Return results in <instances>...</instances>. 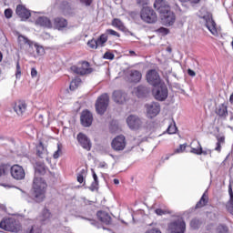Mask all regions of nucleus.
<instances>
[{"instance_id":"nucleus-14","label":"nucleus","mask_w":233,"mask_h":233,"mask_svg":"<svg viewBox=\"0 0 233 233\" xmlns=\"http://www.w3.org/2000/svg\"><path fill=\"white\" fill-rule=\"evenodd\" d=\"M111 147L116 151L125 150V147H127V139L125 138V136L120 135L114 138Z\"/></svg>"},{"instance_id":"nucleus-5","label":"nucleus","mask_w":233,"mask_h":233,"mask_svg":"<svg viewBox=\"0 0 233 233\" xmlns=\"http://www.w3.org/2000/svg\"><path fill=\"white\" fill-rule=\"evenodd\" d=\"M153 96L157 101H165L168 97V88L165 83L155 86L153 88Z\"/></svg>"},{"instance_id":"nucleus-51","label":"nucleus","mask_w":233,"mask_h":233,"mask_svg":"<svg viewBox=\"0 0 233 233\" xmlns=\"http://www.w3.org/2000/svg\"><path fill=\"white\" fill-rule=\"evenodd\" d=\"M13 14L14 12L10 8L5 10V16L6 17V19H11Z\"/></svg>"},{"instance_id":"nucleus-23","label":"nucleus","mask_w":233,"mask_h":233,"mask_svg":"<svg viewBox=\"0 0 233 233\" xmlns=\"http://www.w3.org/2000/svg\"><path fill=\"white\" fill-rule=\"evenodd\" d=\"M113 99L115 103H118V105H123L127 99V95L122 91H115L113 93Z\"/></svg>"},{"instance_id":"nucleus-55","label":"nucleus","mask_w":233,"mask_h":233,"mask_svg":"<svg viewBox=\"0 0 233 233\" xmlns=\"http://www.w3.org/2000/svg\"><path fill=\"white\" fill-rule=\"evenodd\" d=\"M155 212H156L157 216H163V215L167 214V211H165V210H163L161 208L156 209Z\"/></svg>"},{"instance_id":"nucleus-13","label":"nucleus","mask_w":233,"mask_h":233,"mask_svg":"<svg viewBox=\"0 0 233 233\" xmlns=\"http://www.w3.org/2000/svg\"><path fill=\"white\" fill-rule=\"evenodd\" d=\"M154 9L160 14V16L170 12V6L165 0H156L154 3Z\"/></svg>"},{"instance_id":"nucleus-36","label":"nucleus","mask_w":233,"mask_h":233,"mask_svg":"<svg viewBox=\"0 0 233 233\" xmlns=\"http://www.w3.org/2000/svg\"><path fill=\"white\" fill-rule=\"evenodd\" d=\"M93 178H94V181L92 182L89 187L90 190H92V192H94V190H97V187L99 185V181L97 180V174H96V171H93Z\"/></svg>"},{"instance_id":"nucleus-50","label":"nucleus","mask_w":233,"mask_h":233,"mask_svg":"<svg viewBox=\"0 0 233 233\" xmlns=\"http://www.w3.org/2000/svg\"><path fill=\"white\" fill-rule=\"evenodd\" d=\"M218 233H228V228H227V226L220 225L218 226Z\"/></svg>"},{"instance_id":"nucleus-47","label":"nucleus","mask_w":233,"mask_h":233,"mask_svg":"<svg viewBox=\"0 0 233 233\" xmlns=\"http://www.w3.org/2000/svg\"><path fill=\"white\" fill-rule=\"evenodd\" d=\"M149 4L150 0H137V5L138 6H144V8H146L145 6H148Z\"/></svg>"},{"instance_id":"nucleus-63","label":"nucleus","mask_w":233,"mask_h":233,"mask_svg":"<svg viewBox=\"0 0 233 233\" xmlns=\"http://www.w3.org/2000/svg\"><path fill=\"white\" fill-rule=\"evenodd\" d=\"M113 181L115 185H119V179L115 178Z\"/></svg>"},{"instance_id":"nucleus-12","label":"nucleus","mask_w":233,"mask_h":233,"mask_svg":"<svg viewBox=\"0 0 233 233\" xmlns=\"http://www.w3.org/2000/svg\"><path fill=\"white\" fill-rule=\"evenodd\" d=\"M202 19L205 22L208 30L210 31L212 35H218V28L216 27L217 25L216 22H214V19H212V15L210 14H207L202 16Z\"/></svg>"},{"instance_id":"nucleus-54","label":"nucleus","mask_w":233,"mask_h":233,"mask_svg":"<svg viewBox=\"0 0 233 233\" xmlns=\"http://www.w3.org/2000/svg\"><path fill=\"white\" fill-rule=\"evenodd\" d=\"M180 3H191V5H198L201 0H179Z\"/></svg>"},{"instance_id":"nucleus-29","label":"nucleus","mask_w":233,"mask_h":233,"mask_svg":"<svg viewBox=\"0 0 233 233\" xmlns=\"http://www.w3.org/2000/svg\"><path fill=\"white\" fill-rule=\"evenodd\" d=\"M135 93L137 94V97H143L146 94H148V88L145 86H138L135 89Z\"/></svg>"},{"instance_id":"nucleus-57","label":"nucleus","mask_w":233,"mask_h":233,"mask_svg":"<svg viewBox=\"0 0 233 233\" xmlns=\"http://www.w3.org/2000/svg\"><path fill=\"white\" fill-rule=\"evenodd\" d=\"M201 154H203V156H208V154H212V150H210V149L203 150V147H201Z\"/></svg>"},{"instance_id":"nucleus-49","label":"nucleus","mask_w":233,"mask_h":233,"mask_svg":"<svg viewBox=\"0 0 233 233\" xmlns=\"http://www.w3.org/2000/svg\"><path fill=\"white\" fill-rule=\"evenodd\" d=\"M187 148V145L182 144L175 150V154H181V152H185V149Z\"/></svg>"},{"instance_id":"nucleus-9","label":"nucleus","mask_w":233,"mask_h":233,"mask_svg":"<svg viewBox=\"0 0 233 233\" xmlns=\"http://www.w3.org/2000/svg\"><path fill=\"white\" fill-rule=\"evenodd\" d=\"M127 125L130 130H139L143 125V121L136 115H129L127 117Z\"/></svg>"},{"instance_id":"nucleus-52","label":"nucleus","mask_w":233,"mask_h":233,"mask_svg":"<svg viewBox=\"0 0 233 233\" xmlns=\"http://www.w3.org/2000/svg\"><path fill=\"white\" fill-rule=\"evenodd\" d=\"M158 34H162L163 35H168V29L165 27H160L157 30Z\"/></svg>"},{"instance_id":"nucleus-39","label":"nucleus","mask_w":233,"mask_h":233,"mask_svg":"<svg viewBox=\"0 0 233 233\" xmlns=\"http://www.w3.org/2000/svg\"><path fill=\"white\" fill-rule=\"evenodd\" d=\"M35 49L36 50V54L38 56H45V48L41 46H38L37 44H35L34 42V45H33V49Z\"/></svg>"},{"instance_id":"nucleus-48","label":"nucleus","mask_w":233,"mask_h":233,"mask_svg":"<svg viewBox=\"0 0 233 233\" xmlns=\"http://www.w3.org/2000/svg\"><path fill=\"white\" fill-rule=\"evenodd\" d=\"M15 77L16 79H21V66L19 65V62L16 63Z\"/></svg>"},{"instance_id":"nucleus-20","label":"nucleus","mask_w":233,"mask_h":233,"mask_svg":"<svg viewBox=\"0 0 233 233\" xmlns=\"http://www.w3.org/2000/svg\"><path fill=\"white\" fill-rule=\"evenodd\" d=\"M16 14L22 18V21H26L31 15L30 11L21 5H17Z\"/></svg>"},{"instance_id":"nucleus-26","label":"nucleus","mask_w":233,"mask_h":233,"mask_svg":"<svg viewBox=\"0 0 233 233\" xmlns=\"http://www.w3.org/2000/svg\"><path fill=\"white\" fill-rule=\"evenodd\" d=\"M56 28L61 30V28H66L68 26V22L65 18L57 17L54 21Z\"/></svg>"},{"instance_id":"nucleus-22","label":"nucleus","mask_w":233,"mask_h":233,"mask_svg":"<svg viewBox=\"0 0 233 233\" xmlns=\"http://www.w3.org/2000/svg\"><path fill=\"white\" fill-rule=\"evenodd\" d=\"M96 216L102 223H105V225H110V223H112V217H110L106 211H98Z\"/></svg>"},{"instance_id":"nucleus-6","label":"nucleus","mask_w":233,"mask_h":233,"mask_svg":"<svg viewBox=\"0 0 233 233\" xmlns=\"http://www.w3.org/2000/svg\"><path fill=\"white\" fill-rule=\"evenodd\" d=\"M147 117L154 119L161 112V105L158 102H150L145 105Z\"/></svg>"},{"instance_id":"nucleus-34","label":"nucleus","mask_w":233,"mask_h":233,"mask_svg":"<svg viewBox=\"0 0 233 233\" xmlns=\"http://www.w3.org/2000/svg\"><path fill=\"white\" fill-rule=\"evenodd\" d=\"M108 41V35L106 34H102L97 39H96V44L98 46L103 47L105 46V43Z\"/></svg>"},{"instance_id":"nucleus-31","label":"nucleus","mask_w":233,"mask_h":233,"mask_svg":"<svg viewBox=\"0 0 233 233\" xmlns=\"http://www.w3.org/2000/svg\"><path fill=\"white\" fill-rule=\"evenodd\" d=\"M112 25L116 28H118V30H121V32H126L127 27L125 26V24H123L119 19L115 18L112 21Z\"/></svg>"},{"instance_id":"nucleus-43","label":"nucleus","mask_w":233,"mask_h":233,"mask_svg":"<svg viewBox=\"0 0 233 233\" xmlns=\"http://www.w3.org/2000/svg\"><path fill=\"white\" fill-rule=\"evenodd\" d=\"M200 225H201V222L198 218L192 219L190 222V227L191 228H194V229L199 228Z\"/></svg>"},{"instance_id":"nucleus-1","label":"nucleus","mask_w":233,"mask_h":233,"mask_svg":"<svg viewBox=\"0 0 233 233\" xmlns=\"http://www.w3.org/2000/svg\"><path fill=\"white\" fill-rule=\"evenodd\" d=\"M47 187L48 185L45 179L35 177L33 180V190L31 192L32 200L35 201V203L45 201Z\"/></svg>"},{"instance_id":"nucleus-33","label":"nucleus","mask_w":233,"mask_h":233,"mask_svg":"<svg viewBox=\"0 0 233 233\" xmlns=\"http://www.w3.org/2000/svg\"><path fill=\"white\" fill-rule=\"evenodd\" d=\"M217 146L215 147V150L217 152H221V147H223V145H225V136H218L217 137Z\"/></svg>"},{"instance_id":"nucleus-15","label":"nucleus","mask_w":233,"mask_h":233,"mask_svg":"<svg viewBox=\"0 0 233 233\" xmlns=\"http://www.w3.org/2000/svg\"><path fill=\"white\" fill-rule=\"evenodd\" d=\"M18 45L20 48H27L28 52H34V41L23 35H18Z\"/></svg>"},{"instance_id":"nucleus-45","label":"nucleus","mask_w":233,"mask_h":233,"mask_svg":"<svg viewBox=\"0 0 233 233\" xmlns=\"http://www.w3.org/2000/svg\"><path fill=\"white\" fill-rule=\"evenodd\" d=\"M59 156H61V144H57V150L53 154L54 159H59Z\"/></svg>"},{"instance_id":"nucleus-58","label":"nucleus","mask_w":233,"mask_h":233,"mask_svg":"<svg viewBox=\"0 0 233 233\" xmlns=\"http://www.w3.org/2000/svg\"><path fill=\"white\" fill-rule=\"evenodd\" d=\"M82 219H86L87 221L90 222L91 225H93L94 227H97V221H96L94 219H90V218H82Z\"/></svg>"},{"instance_id":"nucleus-28","label":"nucleus","mask_w":233,"mask_h":233,"mask_svg":"<svg viewBox=\"0 0 233 233\" xmlns=\"http://www.w3.org/2000/svg\"><path fill=\"white\" fill-rule=\"evenodd\" d=\"M41 232H42L41 227L37 225H31L24 228L22 233H41Z\"/></svg>"},{"instance_id":"nucleus-56","label":"nucleus","mask_w":233,"mask_h":233,"mask_svg":"<svg viewBox=\"0 0 233 233\" xmlns=\"http://www.w3.org/2000/svg\"><path fill=\"white\" fill-rule=\"evenodd\" d=\"M80 3L85 5V6H90L92 5V0H80Z\"/></svg>"},{"instance_id":"nucleus-53","label":"nucleus","mask_w":233,"mask_h":233,"mask_svg":"<svg viewBox=\"0 0 233 233\" xmlns=\"http://www.w3.org/2000/svg\"><path fill=\"white\" fill-rule=\"evenodd\" d=\"M115 56L114 54L110 53V52H106L104 54V59H109L110 61H112V59H114Z\"/></svg>"},{"instance_id":"nucleus-21","label":"nucleus","mask_w":233,"mask_h":233,"mask_svg":"<svg viewBox=\"0 0 233 233\" xmlns=\"http://www.w3.org/2000/svg\"><path fill=\"white\" fill-rule=\"evenodd\" d=\"M14 111L17 116H23L26 112V103L25 101H18L14 106Z\"/></svg>"},{"instance_id":"nucleus-24","label":"nucleus","mask_w":233,"mask_h":233,"mask_svg":"<svg viewBox=\"0 0 233 233\" xmlns=\"http://www.w3.org/2000/svg\"><path fill=\"white\" fill-rule=\"evenodd\" d=\"M51 214L50 210L45 208L41 215L38 217V221H41L42 225H46L50 221Z\"/></svg>"},{"instance_id":"nucleus-16","label":"nucleus","mask_w":233,"mask_h":233,"mask_svg":"<svg viewBox=\"0 0 233 233\" xmlns=\"http://www.w3.org/2000/svg\"><path fill=\"white\" fill-rule=\"evenodd\" d=\"M76 139L79 143V145L84 148L85 150L90 151L92 148V142L90 141V138L86 137V135L83 133H79L76 137Z\"/></svg>"},{"instance_id":"nucleus-61","label":"nucleus","mask_w":233,"mask_h":233,"mask_svg":"<svg viewBox=\"0 0 233 233\" xmlns=\"http://www.w3.org/2000/svg\"><path fill=\"white\" fill-rule=\"evenodd\" d=\"M187 74H188V76H190L191 77H195V76H196V72H194V70H192V69H188V70H187Z\"/></svg>"},{"instance_id":"nucleus-11","label":"nucleus","mask_w":233,"mask_h":233,"mask_svg":"<svg viewBox=\"0 0 233 233\" xmlns=\"http://www.w3.org/2000/svg\"><path fill=\"white\" fill-rule=\"evenodd\" d=\"M142 76L141 72L136 69H127L125 71V77L129 83H139Z\"/></svg>"},{"instance_id":"nucleus-59","label":"nucleus","mask_w":233,"mask_h":233,"mask_svg":"<svg viewBox=\"0 0 233 233\" xmlns=\"http://www.w3.org/2000/svg\"><path fill=\"white\" fill-rule=\"evenodd\" d=\"M31 76L32 77H37V70L35 69V67H33L31 69Z\"/></svg>"},{"instance_id":"nucleus-30","label":"nucleus","mask_w":233,"mask_h":233,"mask_svg":"<svg viewBox=\"0 0 233 233\" xmlns=\"http://www.w3.org/2000/svg\"><path fill=\"white\" fill-rule=\"evenodd\" d=\"M217 114L219 117H227L228 116V110L227 109V106L224 104L220 105L217 109Z\"/></svg>"},{"instance_id":"nucleus-46","label":"nucleus","mask_w":233,"mask_h":233,"mask_svg":"<svg viewBox=\"0 0 233 233\" xmlns=\"http://www.w3.org/2000/svg\"><path fill=\"white\" fill-rule=\"evenodd\" d=\"M107 34V35H114L115 37H121V35H119V33H117L116 31L113 30V29H107L106 30V35Z\"/></svg>"},{"instance_id":"nucleus-8","label":"nucleus","mask_w":233,"mask_h":233,"mask_svg":"<svg viewBox=\"0 0 233 233\" xmlns=\"http://www.w3.org/2000/svg\"><path fill=\"white\" fill-rule=\"evenodd\" d=\"M171 233H185L187 224L182 218H178L168 225Z\"/></svg>"},{"instance_id":"nucleus-35","label":"nucleus","mask_w":233,"mask_h":233,"mask_svg":"<svg viewBox=\"0 0 233 233\" xmlns=\"http://www.w3.org/2000/svg\"><path fill=\"white\" fill-rule=\"evenodd\" d=\"M208 203V197L207 195H203L200 198V200L197 203L196 208H202V207H205Z\"/></svg>"},{"instance_id":"nucleus-44","label":"nucleus","mask_w":233,"mask_h":233,"mask_svg":"<svg viewBox=\"0 0 233 233\" xmlns=\"http://www.w3.org/2000/svg\"><path fill=\"white\" fill-rule=\"evenodd\" d=\"M87 45H88L89 48H95L96 49V48L99 47V46L97 45V40H94V39L89 40L87 42Z\"/></svg>"},{"instance_id":"nucleus-42","label":"nucleus","mask_w":233,"mask_h":233,"mask_svg":"<svg viewBox=\"0 0 233 233\" xmlns=\"http://www.w3.org/2000/svg\"><path fill=\"white\" fill-rule=\"evenodd\" d=\"M176 132H177V127H176V122H173L167 127V134H176Z\"/></svg>"},{"instance_id":"nucleus-2","label":"nucleus","mask_w":233,"mask_h":233,"mask_svg":"<svg viewBox=\"0 0 233 233\" xmlns=\"http://www.w3.org/2000/svg\"><path fill=\"white\" fill-rule=\"evenodd\" d=\"M140 19L147 25L157 23V14L149 6L143 7L140 11Z\"/></svg>"},{"instance_id":"nucleus-32","label":"nucleus","mask_w":233,"mask_h":233,"mask_svg":"<svg viewBox=\"0 0 233 233\" xmlns=\"http://www.w3.org/2000/svg\"><path fill=\"white\" fill-rule=\"evenodd\" d=\"M35 172H38V174L45 176V174L48 172V167H46L44 163H37L35 167Z\"/></svg>"},{"instance_id":"nucleus-3","label":"nucleus","mask_w":233,"mask_h":233,"mask_svg":"<svg viewBox=\"0 0 233 233\" xmlns=\"http://www.w3.org/2000/svg\"><path fill=\"white\" fill-rule=\"evenodd\" d=\"M0 228L7 232H19L21 230V224L15 218H5L0 222Z\"/></svg>"},{"instance_id":"nucleus-4","label":"nucleus","mask_w":233,"mask_h":233,"mask_svg":"<svg viewBox=\"0 0 233 233\" xmlns=\"http://www.w3.org/2000/svg\"><path fill=\"white\" fill-rule=\"evenodd\" d=\"M110 101V97L108 96V94L105 93L101 95L96 102V110L97 114L100 116H103L105 112H106V108H108V103Z\"/></svg>"},{"instance_id":"nucleus-60","label":"nucleus","mask_w":233,"mask_h":233,"mask_svg":"<svg viewBox=\"0 0 233 233\" xmlns=\"http://www.w3.org/2000/svg\"><path fill=\"white\" fill-rule=\"evenodd\" d=\"M146 233H161V230L157 228H153V229L147 230Z\"/></svg>"},{"instance_id":"nucleus-41","label":"nucleus","mask_w":233,"mask_h":233,"mask_svg":"<svg viewBox=\"0 0 233 233\" xmlns=\"http://www.w3.org/2000/svg\"><path fill=\"white\" fill-rule=\"evenodd\" d=\"M36 154L39 157H45L46 156V150H45V147L43 146H38L36 149Z\"/></svg>"},{"instance_id":"nucleus-19","label":"nucleus","mask_w":233,"mask_h":233,"mask_svg":"<svg viewBox=\"0 0 233 233\" xmlns=\"http://www.w3.org/2000/svg\"><path fill=\"white\" fill-rule=\"evenodd\" d=\"M80 121L83 127H90L94 121V116L88 110H84L81 113Z\"/></svg>"},{"instance_id":"nucleus-38","label":"nucleus","mask_w":233,"mask_h":233,"mask_svg":"<svg viewBox=\"0 0 233 233\" xmlns=\"http://www.w3.org/2000/svg\"><path fill=\"white\" fill-rule=\"evenodd\" d=\"M196 143H197L198 147H191L190 152H191V154H196L197 156H201V144L198 141H197Z\"/></svg>"},{"instance_id":"nucleus-25","label":"nucleus","mask_w":233,"mask_h":233,"mask_svg":"<svg viewBox=\"0 0 233 233\" xmlns=\"http://www.w3.org/2000/svg\"><path fill=\"white\" fill-rule=\"evenodd\" d=\"M36 25L44 26L45 28H52V22L46 16H40L38 19H36Z\"/></svg>"},{"instance_id":"nucleus-40","label":"nucleus","mask_w":233,"mask_h":233,"mask_svg":"<svg viewBox=\"0 0 233 233\" xmlns=\"http://www.w3.org/2000/svg\"><path fill=\"white\" fill-rule=\"evenodd\" d=\"M86 176V169H82L81 171H79L78 174H77L78 183H83V181H85Z\"/></svg>"},{"instance_id":"nucleus-27","label":"nucleus","mask_w":233,"mask_h":233,"mask_svg":"<svg viewBox=\"0 0 233 233\" xmlns=\"http://www.w3.org/2000/svg\"><path fill=\"white\" fill-rule=\"evenodd\" d=\"M228 194H229V200L228 201L226 208L232 216H233V192H232V185L229 184L228 186Z\"/></svg>"},{"instance_id":"nucleus-7","label":"nucleus","mask_w":233,"mask_h":233,"mask_svg":"<svg viewBox=\"0 0 233 233\" xmlns=\"http://www.w3.org/2000/svg\"><path fill=\"white\" fill-rule=\"evenodd\" d=\"M71 71L74 72V74H77L78 76H86V74H92L93 69L90 67V63L82 62L80 66H71Z\"/></svg>"},{"instance_id":"nucleus-62","label":"nucleus","mask_w":233,"mask_h":233,"mask_svg":"<svg viewBox=\"0 0 233 233\" xmlns=\"http://www.w3.org/2000/svg\"><path fill=\"white\" fill-rule=\"evenodd\" d=\"M1 176H5V167L0 166V177Z\"/></svg>"},{"instance_id":"nucleus-18","label":"nucleus","mask_w":233,"mask_h":233,"mask_svg":"<svg viewBox=\"0 0 233 233\" xmlns=\"http://www.w3.org/2000/svg\"><path fill=\"white\" fill-rule=\"evenodd\" d=\"M162 24L165 26H172L176 23V15L172 11L166 13L165 15H160Z\"/></svg>"},{"instance_id":"nucleus-10","label":"nucleus","mask_w":233,"mask_h":233,"mask_svg":"<svg viewBox=\"0 0 233 233\" xmlns=\"http://www.w3.org/2000/svg\"><path fill=\"white\" fill-rule=\"evenodd\" d=\"M147 81L149 83V85H152V86H157L162 84L161 77L159 76V74L155 69H151L147 73Z\"/></svg>"},{"instance_id":"nucleus-17","label":"nucleus","mask_w":233,"mask_h":233,"mask_svg":"<svg viewBox=\"0 0 233 233\" xmlns=\"http://www.w3.org/2000/svg\"><path fill=\"white\" fill-rule=\"evenodd\" d=\"M11 176L12 177H14V179L16 180H21V179H25V169L23 168V167L19 166V165H14L11 167Z\"/></svg>"},{"instance_id":"nucleus-64","label":"nucleus","mask_w":233,"mask_h":233,"mask_svg":"<svg viewBox=\"0 0 233 233\" xmlns=\"http://www.w3.org/2000/svg\"><path fill=\"white\" fill-rule=\"evenodd\" d=\"M106 167V163H100V168H105Z\"/></svg>"},{"instance_id":"nucleus-37","label":"nucleus","mask_w":233,"mask_h":233,"mask_svg":"<svg viewBox=\"0 0 233 233\" xmlns=\"http://www.w3.org/2000/svg\"><path fill=\"white\" fill-rule=\"evenodd\" d=\"M79 85H81V78H75L71 81L69 88L70 90H76Z\"/></svg>"}]
</instances>
